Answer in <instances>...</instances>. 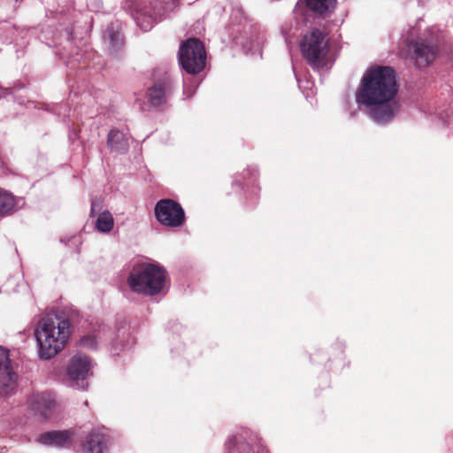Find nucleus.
<instances>
[{
    "label": "nucleus",
    "instance_id": "8",
    "mask_svg": "<svg viewBox=\"0 0 453 453\" xmlns=\"http://www.w3.org/2000/svg\"><path fill=\"white\" fill-rule=\"evenodd\" d=\"M17 382L18 375L11 366L9 351L0 347V397L13 394Z\"/></svg>",
    "mask_w": 453,
    "mask_h": 453
},
{
    "label": "nucleus",
    "instance_id": "15",
    "mask_svg": "<svg viewBox=\"0 0 453 453\" xmlns=\"http://www.w3.org/2000/svg\"><path fill=\"white\" fill-rule=\"evenodd\" d=\"M149 101L153 106H158L165 102V88L161 84L153 86L149 90Z\"/></svg>",
    "mask_w": 453,
    "mask_h": 453
},
{
    "label": "nucleus",
    "instance_id": "4",
    "mask_svg": "<svg viewBox=\"0 0 453 453\" xmlns=\"http://www.w3.org/2000/svg\"><path fill=\"white\" fill-rule=\"evenodd\" d=\"M300 48L303 58L314 67L320 65L328 51L326 35L317 28L303 36Z\"/></svg>",
    "mask_w": 453,
    "mask_h": 453
},
{
    "label": "nucleus",
    "instance_id": "14",
    "mask_svg": "<svg viewBox=\"0 0 453 453\" xmlns=\"http://www.w3.org/2000/svg\"><path fill=\"white\" fill-rule=\"evenodd\" d=\"M108 144L111 150L123 152L127 148V140L123 133L118 130H111L108 134Z\"/></svg>",
    "mask_w": 453,
    "mask_h": 453
},
{
    "label": "nucleus",
    "instance_id": "19",
    "mask_svg": "<svg viewBox=\"0 0 453 453\" xmlns=\"http://www.w3.org/2000/svg\"><path fill=\"white\" fill-rule=\"evenodd\" d=\"M137 23L144 31H148L152 27L151 22H147L146 24H143L142 20H141V18H137Z\"/></svg>",
    "mask_w": 453,
    "mask_h": 453
},
{
    "label": "nucleus",
    "instance_id": "11",
    "mask_svg": "<svg viewBox=\"0 0 453 453\" xmlns=\"http://www.w3.org/2000/svg\"><path fill=\"white\" fill-rule=\"evenodd\" d=\"M413 48L418 67H426L435 59L437 50L434 45L420 42H416Z\"/></svg>",
    "mask_w": 453,
    "mask_h": 453
},
{
    "label": "nucleus",
    "instance_id": "9",
    "mask_svg": "<svg viewBox=\"0 0 453 453\" xmlns=\"http://www.w3.org/2000/svg\"><path fill=\"white\" fill-rule=\"evenodd\" d=\"M30 408L43 418L51 417L56 402L52 395L48 393L33 394L28 399Z\"/></svg>",
    "mask_w": 453,
    "mask_h": 453
},
{
    "label": "nucleus",
    "instance_id": "1",
    "mask_svg": "<svg viewBox=\"0 0 453 453\" xmlns=\"http://www.w3.org/2000/svg\"><path fill=\"white\" fill-rule=\"evenodd\" d=\"M397 92L395 70L390 66H372L365 72L356 92V100L370 109L373 120L386 123L399 111L395 100Z\"/></svg>",
    "mask_w": 453,
    "mask_h": 453
},
{
    "label": "nucleus",
    "instance_id": "3",
    "mask_svg": "<svg viewBox=\"0 0 453 453\" xmlns=\"http://www.w3.org/2000/svg\"><path fill=\"white\" fill-rule=\"evenodd\" d=\"M165 276V271L158 265L140 264L133 267L128 284L136 293L153 296L164 288Z\"/></svg>",
    "mask_w": 453,
    "mask_h": 453
},
{
    "label": "nucleus",
    "instance_id": "22",
    "mask_svg": "<svg viewBox=\"0 0 453 453\" xmlns=\"http://www.w3.org/2000/svg\"><path fill=\"white\" fill-rule=\"evenodd\" d=\"M142 19H150V17H146V16H143V18H142Z\"/></svg>",
    "mask_w": 453,
    "mask_h": 453
},
{
    "label": "nucleus",
    "instance_id": "7",
    "mask_svg": "<svg viewBox=\"0 0 453 453\" xmlns=\"http://www.w3.org/2000/svg\"><path fill=\"white\" fill-rule=\"evenodd\" d=\"M155 217L163 226L179 227L185 221V213L181 206L171 199L159 200L155 206Z\"/></svg>",
    "mask_w": 453,
    "mask_h": 453
},
{
    "label": "nucleus",
    "instance_id": "18",
    "mask_svg": "<svg viewBox=\"0 0 453 453\" xmlns=\"http://www.w3.org/2000/svg\"><path fill=\"white\" fill-rule=\"evenodd\" d=\"M104 38L109 40V43L112 47H118L122 44V38L119 33H113L111 29L107 30L104 34Z\"/></svg>",
    "mask_w": 453,
    "mask_h": 453
},
{
    "label": "nucleus",
    "instance_id": "21",
    "mask_svg": "<svg viewBox=\"0 0 453 453\" xmlns=\"http://www.w3.org/2000/svg\"><path fill=\"white\" fill-rule=\"evenodd\" d=\"M173 5H175L178 2V0H169Z\"/></svg>",
    "mask_w": 453,
    "mask_h": 453
},
{
    "label": "nucleus",
    "instance_id": "17",
    "mask_svg": "<svg viewBox=\"0 0 453 453\" xmlns=\"http://www.w3.org/2000/svg\"><path fill=\"white\" fill-rule=\"evenodd\" d=\"M14 205L13 196L5 191H0V216L11 211Z\"/></svg>",
    "mask_w": 453,
    "mask_h": 453
},
{
    "label": "nucleus",
    "instance_id": "13",
    "mask_svg": "<svg viewBox=\"0 0 453 453\" xmlns=\"http://www.w3.org/2000/svg\"><path fill=\"white\" fill-rule=\"evenodd\" d=\"M106 441V437L103 434L91 433L86 439L84 449L87 453H103Z\"/></svg>",
    "mask_w": 453,
    "mask_h": 453
},
{
    "label": "nucleus",
    "instance_id": "6",
    "mask_svg": "<svg viewBox=\"0 0 453 453\" xmlns=\"http://www.w3.org/2000/svg\"><path fill=\"white\" fill-rule=\"evenodd\" d=\"M92 366L90 358L84 354L77 353L72 357L67 365V376L73 387L78 389L88 388Z\"/></svg>",
    "mask_w": 453,
    "mask_h": 453
},
{
    "label": "nucleus",
    "instance_id": "16",
    "mask_svg": "<svg viewBox=\"0 0 453 453\" xmlns=\"http://www.w3.org/2000/svg\"><path fill=\"white\" fill-rule=\"evenodd\" d=\"M114 219L112 215L109 211H104L99 214L96 226L98 231L102 233H108L112 229Z\"/></svg>",
    "mask_w": 453,
    "mask_h": 453
},
{
    "label": "nucleus",
    "instance_id": "12",
    "mask_svg": "<svg viewBox=\"0 0 453 453\" xmlns=\"http://www.w3.org/2000/svg\"><path fill=\"white\" fill-rule=\"evenodd\" d=\"M307 8L316 15L326 16L336 6V0H304Z\"/></svg>",
    "mask_w": 453,
    "mask_h": 453
},
{
    "label": "nucleus",
    "instance_id": "2",
    "mask_svg": "<svg viewBox=\"0 0 453 453\" xmlns=\"http://www.w3.org/2000/svg\"><path fill=\"white\" fill-rule=\"evenodd\" d=\"M70 336L71 324L67 319L57 315L42 318L35 330L39 357H54L64 349Z\"/></svg>",
    "mask_w": 453,
    "mask_h": 453
},
{
    "label": "nucleus",
    "instance_id": "5",
    "mask_svg": "<svg viewBox=\"0 0 453 453\" xmlns=\"http://www.w3.org/2000/svg\"><path fill=\"white\" fill-rule=\"evenodd\" d=\"M205 58L204 46L198 39L190 38L180 46L179 60L187 73H200L205 66Z\"/></svg>",
    "mask_w": 453,
    "mask_h": 453
},
{
    "label": "nucleus",
    "instance_id": "20",
    "mask_svg": "<svg viewBox=\"0 0 453 453\" xmlns=\"http://www.w3.org/2000/svg\"><path fill=\"white\" fill-rule=\"evenodd\" d=\"M91 341V339L89 337H85L81 340V345L82 346H85V347H88L89 346V342Z\"/></svg>",
    "mask_w": 453,
    "mask_h": 453
},
{
    "label": "nucleus",
    "instance_id": "10",
    "mask_svg": "<svg viewBox=\"0 0 453 453\" xmlns=\"http://www.w3.org/2000/svg\"><path fill=\"white\" fill-rule=\"evenodd\" d=\"M73 436L74 432L72 430L50 431L42 434L38 441L48 446L66 447L72 443Z\"/></svg>",
    "mask_w": 453,
    "mask_h": 453
}]
</instances>
